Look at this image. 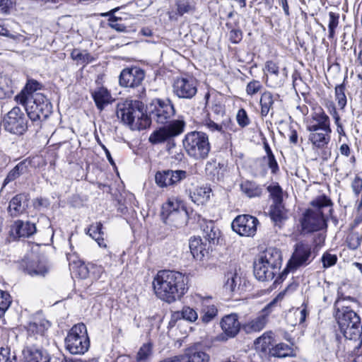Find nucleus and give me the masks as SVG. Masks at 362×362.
I'll return each mask as SVG.
<instances>
[{
    "label": "nucleus",
    "mask_w": 362,
    "mask_h": 362,
    "mask_svg": "<svg viewBox=\"0 0 362 362\" xmlns=\"http://www.w3.org/2000/svg\"><path fill=\"white\" fill-rule=\"evenodd\" d=\"M332 201L325 195H321L311 202L315 209H308L303 214L300 220L301 232L310 233L320 230L327 227V218L324 210L328 208L331 214L332 209Z\"/></svg>",
    "instance_id": "7ed1b4c3"
},
{
    "label": "nucleus",
    "mask_w": 362,
    "mask_h": 362,
    "mask_svg": "<svg viewBox=\"0 0 362 362\" xmlns=\"http://www.w3.org/2000/svg\"><path fill=\"white\" fill-rule=\"evenodd\" d=\"M267 323V319L259 314L256 317L244 324L243 327L246 333L260 332Z\"/></svg>",
    "instance_id": "c85d7f7f"
},
{
    "label": "nucleus",
    "mask_w": 362,
    "mask_h": 362,
    "mask_svg": "<svg viewBox=\"0 0 362 362\" xmlns=\"http://www.w3.org/2000/svg\"><path fill=\"white\" fill-rule=\"evenodd\" d=\"M205 126L206 128L211 131V132H220L223 133V126L218 124L215 123L214 121L209 119L205 122Z\"/></svg>",
    "instance_id": "69168bd1"
},
{
    "label": "nucleus",
    "mask_w": 362,
    "mask_h": 362,
    "mask_svg": "<svg viewBox=\"0 0 362 362\" xmlns=\"http://www.w3.org/2000/svg\"><path fill=\"white\" fill-rule=\"evenodd\" d=\"M66 349L71 354H83L90 346L87 329L83 323L74 325L64 340Z\"/></svg>",
    "instance_id": "1a4fd4ad"
},
{
    "label": "nucleus",
    "mask_w": 362,
    "mask_h": 362,
    "mask_svg": "<svg viewBox=\"0 0 362 362\" xmlns=\"http://www.w3.org/2000/svg\"><path fill=\"white\" fill-rule=\"evenodd\" d=\"M329 38L333 39L335 35V29L337 28L339 21V14L334 12L329 13Z\"/></svg>",
    "instance_id": "8fccbe9b"
},
{
    "label": "nucleus",
    "mask_w": 362,
    "mask_h": 362,
    "mask_svg": "<svg viewBox=\"0 0 362 362\" xmlns=\"http://www.w3.org/2000/svg\"><path fill=\"white\" fill-rule=\"evenodd\" d=\"M269 354L271 356L277 358H286L294 355L293 348L285 343H279L275 345L270 349Z\"/></svg>",
    "instance_id": "72a5a7b5"
},
{
    "label": "nucleus",
    "mask_w": 362,
    "mask_h": 362,
    "mask_svg": "<svg viewBox=\"0 0 362 362\" xmlns=\"http://www.w3.org/2000/svg\"><path fill=\"white\" fill-rule=\"evenodd\" d=\"M309 132L308 141L313 148H324L330 141L332 129H306Z\"/></svg>",
    "instance_id": "412c9836"
},
{
    "label": "nucleus",
    "mask_w": 362,
    "mask_h": 362,
    "mask_svg": "<svg viewBox=\"0 0 362 362\" xmlns=\"http://www.w3.org/2000/svg\"><path fill=\"white\" fill-rule=\"evenodd\" d=\"M150 124L153 120L158 124H167L175 115V109L169 99L155 98L146 106Z\"/></svg>",
    "instance_id": "9d476101"
},
{
    "label": "nucleus",
    "mask_w": 362,
    "mask_h": 362,
    "mask_svg": "<svg viewBox=\"0 0 362 362\" xmlns=\"http://www.w3.org/2000/svg\"><path fill=\"white\" fill-rule=\"evenodd\" d=\"M152 344L151 343L144 344L136 356V362H150L151 356L152 355Z\"/></svg>",
    "instance_id": "58836bf2"
},
{
    "label": "nucleus",
    "mask_w": 362,
    "mask_h": 362,
    "mask_svg": "<svg viewBox=\"0 0 362 362\" xmlns=\"http://www.w3.org/2000/svg\"><path fill=\"white\" fill-rule=\"evenodd\" d=\"M221 327L223 333L228 338L235 337L240 329V323L236 313L225 315L221 320Z\"/></svg>",
    "instance_id": "4be33fe9"
},
{
    "label": "nucleus",
    "mask_w": 362,
    "mask_h": 362,
    "mask_svg": "<svg viewBox=\"0 0 362 362\" xmlns=\"http://www.w3.org/2000/svg\"><path fill=\"white\" fill-rule=\"evenodd\" d=\"M345 90L346 86L344 83L337 85L335 87V100L341 110H343L346 107L347 103Z\"/></svg>",
    "instance_id": "a19ab883"
},
{
    "label": "nucleus",
    "mask_w": 362,
    "mask_h": 362,
    "mask_svg": "<svg viewBox=\"0 0 362 362\" xmlns=\"http://www.w3.org/2000/svg\"><path fill=\"white\" fill-rule=\"evenodd\" d=\"M71 58L81 63L88 64L93 60L92 56L86 51H80L78 49H74L71 53Z\"/></svg>",
    "instance_id": "de8ad7c7"
},
{
    "label": "nucleus",
    "mask_w": 362,
    "mask_h": 362,
    "mask_svg": "<svg viewBox=\"0 0 362 362\" xmlns=\"http://www.w3.org/2000/svg\"><path fill=\"white\" fill-rule=\"evenodd\" d=\"M0 362H17L16 355H11L7 349H0Z\"/></svg>",
    "instance_id": "052dcab7"
},
{
    "label": "nucleus",
    "mask_w": 362,
    "mask_h": 362,
    "mask_svg": "<svg viewBox=\"0 0 362 362\" xmlns=\"http://www.w3.org/2000/svg\"><path fill=\"white\" fill-rule=\"evenodd\" d=\"M211 192V189L209 187H197L190 194V198L197 205L204 204L209 200Z\"/></svg>",
    "instance_id": "2f4dec72"
},
{
    "label": "nucleus",
    "mask_w": 362,
    "mask_h": 362,
    "mask_svg": "<svg viewBox=\"0 0 362 362\" xmlns=\"http://www.w3.org/2000/svg\"><path fill=\"white\" fill-rule=\"evenodd\" d=\"M30 95H28L24 90L22 91L21 94L18 95L16 96V101L22 104L24 106V109L25 110L27 107V104L28 103V100L30 98Z\"/></svg>",
    "instance_id": "774afa93"
},
{
    "label": "nucleus",
    "mask_w": 362,
    "mask_h": 362,
    "mask_svg": "<svg viewBox=\"0 0 362 362\" xmlns=\"http://www.w3.org/2000/svg\"><path fill=\"white\" fill-rule=\"evenodd\" d=\"M236 119L238 124L241 127H245L250 124V119L247 117V114L244 109H240L238 111Z\"/></svg>",
    "instance_id": "bf43d9fd"
},
{
    "label": "nucleus",
    "mask_w": 362,
    "mask_h": 362,
    "mask_svg": "<svg viewBox=\"0 0 362 362\" xmlns=\"http://www.w3.org/2000/svg\"><path fill=\"white\" fill-rule=\"evenodd\" d=\"M42 88L41 83L34 79L28 80L25 86L24 90L30 95H33L36 90H40Z\"/></svg>",
    "instance_id": "13d9d810"
},
{
    "label": "nucleus",
    "mask_w": 362,
    "mask_h": 362,
    "mask_svg": "<svg viewBox=\"0 0 362 362\" xmlns=\"http://www.w3.org/2000/svg\"><path fill=\"white\" fill-rule=\"evenodd\" d=\"M180 362H209V355L203 350L200 343H194L179 355Z\"/></svg>",
    "instance_id": "6ab92c4d"
},
{
    "label": "nucleus",
    "mask_w": 362,
    "mask_h": 362,
    "mask_svg": "<svg viewBox=\"0 0 362 362\" xmlns=\"http://www.w3.org/2000/svg\"><path fill=\"white\" fill-rule=\"evenodd\" d=\"M332 129L330 119L324 110L318 107L315 108L306 120V129Z\"/></svg>",
    "instance_id": "a211bd4d"
},
{
    "label": "nucleus",
    "mask_w": 362,
    "mask_h": 362,
    "mask_svg": "<svg viewBox=\"0 0 362 362\" xmlns=\"http://www.w3.org/2000/svg\"><path fill=\"white\" fill-rule=\"evenodd\" d=\"M173 92L180 99H192L197 93V81L192 76L185 75L175 78Z\"/></svg>",
    "instance_id": "ddd939ff"
},
{
    "label": "nucleus",
    "mask_w": 362,
    "mask_h": 362,
    "mask_svg": "<svg viewBox=\"0 0 362 362\" xmlns=\"http://www.w3.org/2000/svg\"><path fill=\"white\" fill-rule=\"evenodd\" d=\"M92 96L96 107L100 110H103L112 101V96L110 92L103 87L94 90L92 93Z\"/></svg>",
    "instance_id": "393cba45"
},
{
    "label": "nucleus",
    "mask_w": 362,
    "mask_h": 362,
    "mask_svg": "<svg viewBox=\"0 0 362 362\" xmlns=\"http://www.w3.org/2000/svg\"><path fill=\"white\" fill-rule=\"evenodd\" d=\"M274 100V95L270 91L266 90L262 93L259 100L262 117H267L269 112L273 110Z\"/></svg>",
    "instance_id": "7c9ffc66"
},
{
    "label": "nucleus",
    "mask_w": 362,
    "mask_h": 362,
    "mask_svg": "<svg viewBox=\"0 0 362 362\" xmlns=\"http://www.w3.org/2000/svg\"><path fill=\"white\" fill-rule=\"evenodd\" d=\"M170 138L181 134L185 129V122L184 120L175 119L164 126Z\"/></svg>",
    "instance_id": "c9c22d12"
},
{
    "label": "nucleus",
    "mask_w": 362,
    "mask_h": 362,
    "mask_svg": "<svg viewBox=\"0 0 362 362\" xmlns=\"http://www.w3.org/2000/svg\"><path fill=\"white\" fill-rule=\"evenodd\" d=\"M202 230L203 237L209 242V245L211 243H215V241H218L220 236V230L215 226L213 221L206 223L202 226Z\"/></svg>",
    "instance_id": "473e14b6"
},
{
    "label": "nucleus",
    "mask_w": 362,
    "mask_h": 362,
    "mask_svg": "<svg viewBox=\"0 0 362 362\" xmlns=\"http://www.w3.org/2000/svg\"><path fill=\"white\" fill-rule=\"evenodd\" d=\"M282 262L281 252L275 247H269L262 252L253 264L254 275L262 281L272 280L279 272Z\"/></svg>",
    "instance_id": "39448f33"
},
{
    "label": "nucleus",
    "mask_w": 362,
    "mask_h": 362,
    "mask_svg": "<svg viewBox=\"0 0 362 362\" xmlns=\"http://www.w3.org/2000/svg\"><path fill=\"white\" fill-rule=\"evenodd\" d=\"M195 0H177L175 1L176 14L183 16L185 13H193L196 10Z\"/></svg>",
    "instance_id": "f704fd0d"
},
{
    "label": "nucleus",
    "mask_w": 362,
    "mask_h": 362,
    "mask_svg": "<svg viewBox=\"0 0 362 362\" xmlns=\"http://www.w3.org/2000/svg\"><path fill=\"white\" fill-rule=\"evenodd\" d=\"M16 4V0H0V12L4 14L9 13Z\"/></svg>",
    "instance_id": "e2e57ef3"
},
{
    "label": "nucleus",
    "mask_w": 362,
    "mask_h": 362,
    "mask_svg": "<svg viewBox=\"0 0 362 362\" xmlns=\"http://www.w3.org/2000/svg\"><path fill=\"white\" fill-rule=\"evenodd\" d=\"M27 117L35 122L45 119L52 112V105L41 93L30 96L25 109Z\"/></svg>",
    "instance_id": "9b49d317"
},
{
    "label": "nucleus",
    "mask_w": 362,
    "mask_h": 362,
    "mask_svg": "<svg viewBox=\"0 0 362 362\" xmlns=\"http://www.w3.org/2000/svg\"><path fill=\"white\" fill-rule=\"evenodd\" d=\"M321 261L324 268L327 269L334 266L337 262V257L336 255H332L329 252L323 254Z\"/></svg>",
    "instance_id": "4d7b16f0"
},
{
    "label": "nucleus",
    "mask_w": 362,
    "mask_h": 362,
    "mask_svg": "<svg viewBox=\"0 0 362 362\" xmlns=\"http://www.w3.org/2000/svg\"><path fill=\"white\" fill-rule=\"evenodd\" d=\"M117 117L132 129H144L150 126L148 115L144 112L141 101L125 100L119 102L116 109Z\"/></svg>",
    "instance_id": "20e7f679"
},
{
    "label": "nucleus",
    "mask_w": 362,
    "mask_h": 362,
    "mask_svg": "<svg viewBox=\"0 0 362 362\" xmlns=\"http://www.w3.org/2000/svg\"><path fill=\"white\" fill-rule=\"evenodd\" d=\"M11 303L8 293L0 290V318L3 317Z\"/></svg>",
    "instance_id": "3c124183"
},
{
    "label": "nucleus",
    "mask_w": 362,
    "mask_h": 362,
    "mask_svg": "<svg viewBox=\"0 0 362 362\" xmlns=\"http://www.w3.org/2000/svg\"><path fill=\"white\" fill-rule=\"evenodd\" d=\"M189 247L193 257L197 260H203L209 253V243H204L200 238H191Z\"/></svg>",
    "instance_id": "5701e85b"
},
{
    "label": "nucleus",
    "mask_w": 362,
    "mask_h": 362,
    "mask_svg": "<svg viewBox=\"0 0 362 362\" xmlns=\"http://www.w3.org/2000/svg\"><path fill=\"white\" fill-rule=\"evenodd\" d=\"M336 320L341 333L350 340H358L362 344V325L360 316L349 306L343 305L336 311Z\"/></svg>",
    "instance_id": "423d86ee"
},
{
    "label": "nucleus",
    "mask_w": 362,
    "mask_h": 362,
    "mask_svg": "<svg viewBox=\"0 0 362 362\" xmlns=\"http://www.w3.org/2000/svg\"><path fill=\"white\" fill-rule=\"evenodd\" d=\"M281 298V293L269 303L260 312L262 316H264L268 320L269 315L274 311V308L277 306L279 299Z\"/></svg>",
    "instance_id": "5fc2aeb1"
},
{
    "label": "nucleus",
    "mask_w": 362,
    "mask_h": 362,
    "mask_svg": "<svg viewBox=\"0 0 362 362\" xmlns=\"http://www.w3.org/2000/svg\"><path fill=\"white\" fill-rule=\"evenodd\" d=\"M4 129L13 134L23 135L28 129V119L19 107H13L4 117Z\"/></svg>",
    "instance_id": "f8f14e48"
},
{
    "label": "nucleus",
    "mask_w": 362,
    "mask_h": 362,
    "mask_svg": "<svg viewBox=\"0 0 362 362\" xmlns=\"http://www.w3.org/2000/svg\"><path fill=\"white\" fill-rule=\"evenodd\" d=\"M187 277L179 272L160 270L155 276L153 288L158 298L172 303L180 300L187 291Z\"/></svg>",
    "instance_id": "f257e3e1"
},
{
    "label": "nucleus",
    "mask_w": 362,
    "mask_h": 362,
    "mask_svg": "<svg viewBox=\"0 0 362 362\" xmlns=\"http://www.w3.org/2000/svg\"><path fill=\"white\" fill-rule=\"evenodd\" d=\"M200 298L202 300L201 320L204 323H209L217 315L218 310L214 305L209 303V300L211 299V297L203 298L200 296Z\"/></svg>",
    "instance_id": "b1692460"
},
{
    "label": "nucleus",
    "mask_w": 362,
    "mask_h": 362,
    "mask_svg": "<svg viewBox=\"0 0 362 362\" xmlns=\"http://www.w3.org/2000/svg\"><path fill=\"white\" fill-rule=\"evenodd\" d=\"M240 189L250 198L259 197L262 194L263 188L256 182L250 180L243 181L240 184Z\"/></svg>",
    "instance_id": "c756f323"
},
{
    "label": "nucleus",
    "mask_w": 362,
    "mask_h": 362,
    "mask_svg": "<svg viewBox=\"0 0 362 362\" xmlns=\"http://www.w3.org/2000/svg\"><path fill=\"white\" fill-rule=\"evenodd\" d=\"M182 144L187 154L196 160L206 159L211 151L209 136L201 131H192L186 134Z\"/></svg>",
    "instance_id": "0eeeda50"
},
{
    "label": "nucleus",
    "mask_w": 362,
    "mask_h": 362,
    "mask_svg": "<svg viewBox=\"0 0 362 362\" xmlns=\"http://www.w3.org/2000/svg\"><path fill=\"white\" fill-rule=\"evenodd\" d=\"M86 234L95 240L100 247H106L107 245L103 238V224L100 222L91 224L87 229Z\"/></svg>",
    "instance_id": "bb28decb"
},
{
    "label": "nucleus",
    "mask_w": 362,
    "mask_h": 362,
    "mask_svg": "<svg viewBox=\"0 0 362 362\" xmlns=\"http://www.w3.org/2000/svg\"><path fill=\"white\" fill-rule=\"evenodd\" d=\"M29 163L26 160L18 163L12 170H11L3 182V187H5L9 182L14 181L21 175L27 173Z\"/></svg>",
    "instance_id": "a878e982"
},
{
    "label": "nucleus",
    "mask_w": 362,
    "mask_h": 362,
    "mask_svg": "<svg viewBox=\"0 0 362 362\" xmlns=\"http://www.w3.org/2000/svg\"><path fill=\"white\" fill-rule=\"evenodd\" d=\"M170 175L173 185H175L185 180L188 174L187 171L182 170H170Z\"/></svg>",
    "instance_id": "864d4df0"
},
{
    "label": "nucleus",
    "mask_w": 362,
    "mask_h": 362,
    "mask_svg": "<svg viewBox=\"0 0 362 362\" xmlns=\"http://www.w3.org/2000/svg\"><path fill=\"white\" fill-rule=\"evenodd\" d=\"M361 242L362 235L358 232H351L347 235L346 243L350 250L358 249L361 246Z\"/></svg>",
    "instance_id": "49530a36"
},
{
    "label": "nucleus",
    "mask_w": 362,
    "mask_h": 362,
    "mask_svg": "<svg viewBox=\"0 0 362 362\" xmlns=\"http://www.w3.org/2000/svg\"><path fill=\"white\" fill-rule=\"evenodd\" d=\"M25 270L30 276H45L47 272L45 265L34 261L26 264Z\"/></svg>",
    "instance_id": "4c0bfd02"
},
{
    "label": "nucleus",
    "mask_w": 362,
    "mask_h": 362,
    "mask_svg": "<svg viewBox=\"0 0 362 362\" xmlns=\"http://www.w3.org/2000/svg\"><path fill=\"white\" fill-rule=\"evenodd\" d=\"M145 77V72L141 68L134 66L122 71L119 77L121 86L125 88H136L141 85Z\"/></svg>",
    "instance_id": "f3484780"
},
{
    "label": "nucleus",
    "mask_w": 362,
    "mask_h": 362,
    "mask_svg": "<svg viewBox=\"0 0 362 362\" xmlns=\"http://www.w3.org/2000/svg\"><path fill=\"white\" fill-rule=\"evenodd\" d=\"M262 89L263 85L261 81L252 79L247 83L245 88V92L248 96L252 98L260 93Z\"/></svg>",
    "instance_id": "a18cd8bd"
},
{
    "label": "nucleus",
    "mask_w": 362,
    "mask_h": 362,
    "mask_svg": "<svg viewBox=\"0 0 362 362\" xmlns=\"http://www.w3.org/2000/svg\"><path fill=\"white\" fill-rule=\"evenodd\" d=\"M281 298V293L269 303L260 312L262 316H264L268 320L269 315L274 311V308L277 306L279 299Z\"/></svg>",
    "instance_id": "6e6d98bb"
},
{
    "label": "nucleus",
    "mask_w": 362,
    "mask_h": 362,
    "mask_svg": "<svg viewBox=\"0 0 362 362\" xmlns=\"http://www.w3.org/2000/svg\"><path fill=\"white\" fill-rule=\"evenodd\" d=\"M118 18L116 16H110V18L108 19V25L118 31V32H125L127 30V27L122 23H117Z\"/></svg>",
    "instance_id": "680f3d73"
},
{
    "label": "nucleus",
    "mask_w": 362,
    "mask_h": 362,
    "mask_svg": "<svg viewBox=\"0 0 362 362\" xmlns=\"http://www.w3.org/2000/svg\"><path fill=\"white\" fill-rule=\"evenodd\" d=\"M49 326V322L45 320L31 322L28 324V337L22 351L23 358L25 362H49V354L41 349L38 344Z\"/></svg>",
    "instance_id": "f03ea898"
},
{
    "label": "nucleus",
    "mask_w": 362,
    "mask_h": 362,
    "mask_svg": "<svg viewBox=\"0 0 362 362\" xmlns=\"http://www.w3.org/2000/svg\"><path fill=\"white\" fill-rule=\"evenodd\" d=\"M349 338H345L340 332H335L331 338V343L333 351L335 352L337 356H344L346 351V342Z\"/></svg>",
    "instance_id": "cd10ccee"
},
{
    "label": "nucleus",
    "mask_w": 362,
    "mask_h": 362,
    "mask_svg": "<svg viewBox=\"0 0 362 362\" xmlns=\"http://www.w3.org/2000/svg\"><path fill=\"white\" fill-rule=\"evenodd\" d=\"M181 317L189 322H195L198 318L197 311L189 306H184L180 313Z\"/></svg>",
    "instance_id": "603ef678"
},
{
    "label": "nucleus",
    "mask_w": 362,
    "mask_h": 362,
    "mask_svg": "<svg viewBox=\"0 0 362 362\" xmlns=\"http://www.w3.org/2000/svg\"><path fill=\"white\" fill-rule=\"evenodd\" d=\"M29 196L25 193L18 194L9 202L7 211L12 218L25 214L28 207Z\"/></svg>",
    "instance_id": "aec40b11"
},
{
    "label": "nucleus",
    "mask_w": 362,
    "mask_h": 362,
    "mask_svg": "<svg viewBox=\"0 0 362 362\" xmlns=\"http://www.w3.org/2000/svg\"><path fill=\"white\" fill-rule=\"evenodd\" d=\"M156 183L160 187H165L168 186H173L170 170L158 171L155 175Z\"/></svg>",
    "instance_id": "79ce46f5"
},
{
    "label": "nucleus",
    "mask_w": 362,
    "mask_h": 362,
    "mask_svg": "<svg viewBox=\"0 0 362 362\" xmlns=\"http://www.w3.org/2000/svg\"><path fill=\"white\" fill-rule=\"evenodd\" d=\"M161 218L163 222L175 228L186 226L189 218V213L184 202L177 198H170L163 204Z\"/></svg>",
    "instance_id": "6e6552de"
},
{
    "label": "nucleus",
    "mask_w": 362,
    "mask_h": 362,
    "mask_svg": "<svg viewBox=\"0 0 362 362\" xmlns=\"http://www.w3.org/2000/svg\"><path fill=\"white\" fill-rule=\"evenodd\" d=\"M351 187L356 195L358 196L360 193L362 194V179L358 177H356L352 182Z\"/></svg>",
    "instance_id": "338daca9"
},
{
    "label": "nucleus",
    "mask_w": 362,
    "mask_h": 362,
    "mask_svg": "<svg viewBox=\"0 0 362 362\" xmlns=\"http://www.w3.org/2000/svg\"><path fill=\"white\" fill-rule=\"evenodd\" d=\"M269 215L275 223L281 222L286 216V211L282 202L274 203L270 207Z\"/></svg>",
    "instance_id": "e433bc0d"
},
{
    "label": "nucleus",
    "mask_w": 362,
    "mask_h": 362,
    "mask_svg": "<svg viewBox=\"0 0 362 362\" xmlns=\"http://www.w3.org/2000/svg\"><path fill=\"white\" fill-rule=\"evenodd\" d=\"M258 223L259 221L256 217L243 214L233 221L231 227L234 232L241 236L252 237L256 233Z\"/></svg>",
    "instance_id": "4468645a"
},
{
    "label": "nucleus",
    "mask_w": 362,
    "mask_h": 362,
    "mask_svg": "<svg viewBox=\"0 0 362 362\" xmlns=\"http://www.w3.org/2000/svg\"><path fill=\"white\" fill-rule=\"evenodd\" d=\"M316 254L311 245L298 243L295 246V250L289 262V266L297 269L302 266L309 264L315 257Z\"/></svg>",
    "instance_id": "2eb2a0df"
},
{
    "label": "nucleus",
    "mask_w": 362,
    "mask_h": 362,
    "mask_svg": "<svg viewBox=\"0 0 362 362\" xmlns=\"http://www.w3.org/2000/svg\"><path fill=\"white\" fill-rule=\"evenodd\" d=\"M229 30V40L233 44L239 43L243 39V32L239 28H235L230 23L226 24Z\"/></svg>",
    "instance_id": "c03bdc74"
},
{
    "label": "nucleus",
    "mask_w": 362,
    "mask_h": 362,
    "mask_svg": "<svg viewBox=\"0 0 362 362\" xmlns=\"http://www.w3.org/2000/svg\"><path fill=\"white\" fill-rule=\"evenodd\" d=\"M170 139L165 127L153 132L149 136V141L153 144L163 143Z\"/></svg>",
    "instance_id": "ea45409f"
},
{
    "label": "nucleus",
    "mask_w": 362,
    "mask_h": 362,
    "mask_svg": "<svg viewBox=\"0 0 362 362\" xmlns=\"http://www.w3.org/2000/svg\"><path fill=\"white\" fill-rule=\"evenodd\" d=\"M264 70L271 75H274L276 76L279 74V68L278 65L272 61H268L266 62Z\"/></svg>",
    "instance_id": "0e129e2a"
},
{
    "label": "nucleus",
    "mask_w": 362,
    "mask_h": 362,
    "mask_svg": "<svg viewBox=\"0 0 362 362\" xmlns=\"http://www.w3.org/2000/svg\"><path fill=\"white\" fill-rule=\"evenodd\" d=\"M37 231L35 224L23 220L13 221L8 226L9 241H16L21 238H30Z\"/></svg>",
    "instance_id": "dca6fc26"
},
{
    "label": "nucleus",
    "mask_w": 362,
    "mask_h": 362,
    "mask_svg": "<svg viewBox=\"0 0 362 362\" xmlns=\"http://www.w3.org/2000/svg\"><path fill=\"white\" fill-rule=\"evenodd\" d=\"M226 281L224 284V288L230 292H233L240 283V278L235 272H228L226 274Z\"/></svg>",
    "instance_id": "37998d69"
},
{
    "label": "nucleus",
    "mask_w": 362,
    "mask_h": 362,
    "mask_svg": "<svg viewBox=\"0 0 362 362\" xmlns=\"http://www.w3.org/2000/svg\"><path fill=\"white\" fill-rule=\"evenodd\" d=\"M267 190L270 193V196L274 203L282 202V189L278 183H273L267 187Z\"/></svg>",
    "instance_id": "09e8293b"
}]
</instances>
